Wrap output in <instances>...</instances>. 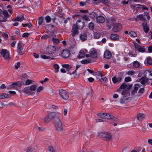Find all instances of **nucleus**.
I'll return each instance as SVG.
<instances>
[{
    "instance_id": "f257e3e1",
    "label": "nucleus",
    "mask_w": 152,
    "mask_h": 152,
    "mask_svg": "<svg viewBox=\"0 0 152 152\" xmlns=\"http://www.w3.org/2000/svg\"><path fill=\"white\" fill-rule=\"evenodd\" d=\"M144 91V88H141L140 85L136 84L134 85L133 89L131 92L132 96H141Z\"/></svg>"
},
{
    "instance_id": "f03ea898",
    "label": "nucleus",
    "mask_w": 152,
    "mask_h": 152,
    "mask_svg": "<svg viewBox=\"0 0 152 152\" xmlns=\"http://www.w3.org/2000/svg\"><path fill=\"white\" fill-rule=\"evenodd\" d=\"M36 88V86L35 85H33L29 87H25L21 90V91L26 94L31 95L35 93Z\"/></svg>"
},
{
    "instance_id": "7ed1b4c3",
    "label": "nucleus",
    "mask_w": 152,
    "mask_h": 152,
    "mask_svg": "<svg viewBox=\"0 0 152 152\" xmlns=\"http://www.w3.org/2000/svg\"><path fill=\"white\" fill-rule=\"evenodd\" d=\"M98 136L103 140L107 141L111 140L112 138V136L110 133L105 131L99 133Z\"/></svg>"
},
{
    "instance_id": "20e7f679",
    "label": "nucleus",
    "mask_w": 152,
    "mask_h": 152,
    "mask_svg": "<svg viewBox=\"0 0 152 152\" xmlns=\"http://www.w3.org/2000/svg\"><path fill=\"white\" fill-rule=\"evenodd\" d=\"M55 126L56 129L57 131L62 132L63 131L64 128L63 124L59 117L57 118Z\"/></svg>"
},
{
    "instance_id": "39448f33",
    "label": "nucleus",
    "mask_w": 152,
    "mask_h": 152,
    "mask_svg": "<svg viewBox=\"0 0 152 152\" xmlns=\"http://www.w3.org/2000/svg\"><path fill=\"white\" fill-rule=\"evenodd\" d=\"M59 94L61 97L64 100H67L69 97L68 92L65 90L60 89L59 91Z\"/></svg>"
},
{
    "instance_id": "423d86ee",
    "label": "nucleus",
    "mask_w": 152,
    "mask_h": 152,
    "mask_svg": "<svg viewBox=\"0 0 152 152\" xmlns=\"http://www.w3.org/2000/svg\"><path fill=\"white\" fill-rule=\"evenodd\" d=\"M99 118L105 119H110L113 118V116L109 113H100L97 114Z\"/></svg>"
},
{
    "instance_id": "0eeeda50",
    "label": "nucleus",
    "mask_w": 152,
    "mask_h": 152,
    "mask_svg": "<svg viewBox=\"0 0 152 152\" xmlns=\"http://www.w3.org/2000/svg\"><path fill=\"white\" fill-rule=\"evenodd\" d=\"M143 75L148 80H152V71L149 70L145 71L143 72Z\"/></svg>"
},
{
    "instance_id": "6e6552de",
    "label": "nucleus",
    "mask_w": 152,
    "mask_h": 152,
    "mask_svg": "<svg viewBox=\"0 0 152 152\" xmlns=\"http://www.w3.org/2000/svg\"><path fill=\"white\" fill-rule=\"evenodd\" d=\"M122 28V26L120 24L116 23L114 25L112 30L113 32H117L120 31Z\"/></svg>"
},
{
    "instance_id": "1a4fd4ad",
    "label": "nucleus",
    "mask_w": 152,
    "mask_h": 152,
    "mask_svg": "<svg viewBox=\"0 0 152 152\" xmlns=\"http://www.w3.org/2000/svg\"><path fill=\"white\" fill-rule=\"evenodd\" d=\"M95 58H86L82 60L80 62L81 63L83 64L90 63L95 61L96 60Z\"/></svg>"
},
{
    "instance_id": "9d476101",
    "label": "nucleus",
    "mask_w": 152,
    "mask_h": 152,
    "mask_svg": "<svg viewBox=\"0 0 152 152\" xmlns=\"http://www.w3.org/2000/svg\"><path fill=\"white\" fill-rule=\"evenodd\" d=\"M22 83L21 82L18 81L16 82H14L10 85L12 88L16 89L18 87H20L22 85Z\"/></svg>"
},
{
    "instance_id": "9b49d317",
    "label": "nucleus",
    "mask_w": 152,
    "mask_h": 152,
    "mask_svg": "<svg viewBox=\"0 0 152 152\" xmlns=\"http://www.w3.org/2000/svg\"><path fill=\"white\" fill-rule=\"evenodd\" d=\"M70 54L69 50L66 49H64L61 53V56L63 57H69Z\"/></svg>"
},
{
    "instance_id": "f8f14e48",
    "label": "nucleus",
    "mask_w": 152,
    "mask_h": 152,
    "mask_svg": "<svg viewBox=\"0 0 152 152\" xmlns=\"http://www.w3.org/2000/svg\"><path fill=\"white\" fill-rule=\"evenodd\" d=\"M78 29H79L78 27L75 24L73 25L72 29V37H74L76 34L78 33Z\"/></svg>"
},
{
    "instance_id": "ddd939ff",
    "label": "nucleus",
    "mask_w": 152,
    "mask_h": 152,
    "mask_svg": "<svg viewBox=\"0 0 152 152\" xmlns=\"http://www.w3.org/2000/svg\"><path fill=\"white\" fill-rule=\"evenodd\" d=\"M56 51V48L53 46H49L47 48V51L49 54H51L54 53Z\"/></svg>"
},
{
    "instance_id": "4468645a",
    "label": "nucleus",
    "mask_w": 152,
    "mask_h": 152,
    "mask_svg": "<svg viewBox=\"0 0 152 152\" xmlns=\"http://www.w3.org/2000/svg\"><path fill=\"white\" fill-rule=\"evenodd\" d=\"M89 53L91 57H97V50L95 48H91L89 51Z\"/></svg>"
},
{
    "instance_id": "2eb2a0df",
    "label": "nucleus",
    "mask_w": 152,
    "mask_h": 152,
    "mask_svg": "<svg viewBox=\"0 0 152 152\" xmlns=\"http://www.w3.org/2000/svg\"><path fill=\"white\" fill-rule=\"evenodd\" d=\"M145 115L141 113H139L137 115V119L139 121H142L145 117Z\"/></svg>"
},
{
    "instance_id": "dca6fc26",
    "label": "nucleus",
    "mask_w": 152,
    "mask_h": 152,
    "mask_svg": "<svg viewBox=\"0 0 152 152\" xmlns=\"http://www.w3.org/2000/svg\"><path fill=\"white\" fill-rule=\"evenodd\" d=\"M79 29L83 28L84 26V23L81 21L80 19L77 20L76 24Z\"/></svg>"
},
{
    "instance_id": "f3484780",
    "label": "nucleus",
    "mask_w": 152,
    "mask_h": 152,
    "mask_svg": "<svg viewBox=\"0 0 152 152\" xmlns=\"http://www.w3.org/2000/svg\"><path fill=\"white\" fill-rule=\"evenodd\" d=\"M1 54L3 57H9L10 54L8 50L6 49H2Z\"/></svg>"
},
{
    "instance_id": "a211bd4d",
    "label": "nucleus",
    "mask_w": 152,
    "mask_h": 152,
    "mask_svg": "<svg viewBox=\"0 0 152 152\" xmlns=\"http://www.w3.org/2000/svg\"><path fill=\"white\" fill-rule=\"evenodd\" d=\"M112 80L113 83H118L122 81V78L121 77L116 78L115 76H114L112 78Z\"/></svg>"
},
{
    "instance_id": "6ab92c4d",
    "label": "nucleus",
    "mask_w": 152,
    "mask_h": 152,
    "mask_svg": "<svg viewBox=\"0 0 152 152\" xmlns=\"http://www.w3.org/2000/svg\"><path fill=\"white\" fill-rule=\"evenodd\" d=\"M145 63L147 66L152 65V58H147L145 61Z\"/></svg>"
},
{
    "instance_id": "aec40b11",
    "label": "nucleus",
    "mask_w": 152,
    "mask_h": 152,
    "mask_svg": "<svg viewBox=\"0 0 152 152\" xmlns=\"http://www.w3.org/2000/svg\"><path fill=\"white\" fill-rule=\"evenodd\" d=\"M48 115L51 120H52L55 118H57L58 117H57V113L55 112H50L49 113Z\"/></svg>"
},
{
    "instance_id": "412c9836",
    "label": "nucleus",
    "mask_w": 152,
    "mask_h": 152,
    "mask_svg": "<svg viewBox=\"0 0 152 152\" xmlns=\"http://www.w3.org/2000/svg\"><path fill=\"white\" fill-rule=\"evenodd\" d=\"M121 94L124 97H126L129 95V90L128 89H123L121 92Z\"/></svg>"
},
{
    "instance_id": "4be33fe9",
    "label": "nucleus",
    "mask_w": 152,
    "mask_h": 152,
    "mask_svg": "<svg viewBox=\"0 0 152 152\" xmlns=\"http://www.w3.org/2000/svg\"><path fill=\"white\" fill-rule=\"evenodd\" d=\"M148 80L145 77H142L141 78L139 79V81L141 83L144 85L148 81Z\"/></svg>"
},
{
    "instance_id": "5701e85b",
    "label": "nucleus",
    "mask_w": 152,
    "mask_h": 152,
    "mask_svg": "<svg viewBox=\"0 0 152 152\" xmlns=\"http://www.w3.org/2000/svg\"><path fill=\"white\" fill-rule=\"evenodd\" d=\"M96 20L98 22L102 23L105 21V19L103 16H99L97 17Z\"/></svg>"
},
{
    "instance_id": "b1692460",
    "label": "nucleus",
    "mask_w": 152,
    "mask_h": 152,
    "mask_svg": "<svg viewBox=\"0 0 152 152\" xmlns=\"http://www.w3.org/2000/svg\"><path fill=\"white\" fill-rule=\"evenodd\" d=\"M86 52L88 53V51L86 49L81 50L79 53V55L78 57H84Z\"/></svg>"
},
{
    "instance_id": "393cba45",
    "label": "nucleus",
    "mask_w": 152,
    "mask_h": 152,
    "mask_svg": "<svg viewBox=\"0 0 152 152\" xmlns=\"http://www.w3.org/2000/svg\"><path fill=\"white\" fill-rule=\"evenodd\" d=\"M142 25L143 27L144 31L146 33H147L149 30V29L147 25V23H142Z\"/></svg>"
},
{
    "instance_id": "a878e982",
    "label": "nucleus",
    "mask_w": 152,
    "mask_h": 152,
    "mask_svg": "<svg viewBox=\"0 0 152 152\" xmlns=\"http://www.w3.org/2000/svg\"><path fill=\"white\" fill-rule=\"evenodd\" d=\"M127 86V85L125 83H122L120 87L117 90V91L118 92L121 91V89H126Z\"/></svg>"
},
{
    "instance_id": "bb28decb",
    "label": "nucleus",
    "mask_w": 152,
    "mask_h": 152,
    "mask_svg": "<svg viewBox=\"0 0 152 152\" xmlns=\"http://www.w3.org/2000/svg\"><path fill=\"white\" fill-rule=\"evenodd\" d=\"M112 56L111 52L109 50H106L104 53V57H110Z\"/></svg>"
},
{
    "instance_id": "cd10ccee",
    "label": "nucleus",
    "mask_w": 152,
    "mask_h": 152,
    "mask_svg": "<svg viewBox=\"0 0 152 152\" xmlns=\"http://www.w3.org/2000/svg\"><path fill=\"white\" fill-rule=\"evenodd\" d=\"M80 38L82 41L86 40L87 39V37L85 33H83L80 34Z\"/></svg>"
},
{
    "instance_id": "c85d7f7f",
    "label": "nucleus",
    "mask_w": 152,
    "mask_h": 152,
    "mask_svg": "<svg viewBox=\"0 0 152 152\" xmlns=\"http://www.w3.org/2000/svg\"><path fill=\"white\" fill-rule=\"evenodd\" d=\"M8 94L5 93L0 94V99H4L5 98H9L10 97Z\"/></svg>"
},
{
    "instance_id": "c756f323",
    "label": "nucleus",
    "mask_w": 152,
    "mask_h": 152,
    "mask_svg": "<svg viewBox=\"0 0 152 152\" xmlns=\"http://www.w3.org/2000/svg\"><path fill=\"white\" fill-rule=\"evenodd\" d=\"M110 38L113 40H115L119 39V37L115 34H112L110 35Z\"/></svg>"
},
{
    "instance_id": "7c9ffc66",
    "label": "nucleus",
    "mask_w": 152,
    "mask_h": 152,
    "mask_svg": "<svg viewBox=\"0 0 152 152\" xmlns=\"http://www.w3.org/2000/svg\"><path fill=\"white\" fill-rule=\"evenodd\" d=\"M51 120V119L48 114L43 119L45 123H48Z\"/></svg>"
},
{
    "instance_id": "2f4dec72",
    "label": "nucleus",
    "mask_w": 152,
    "mask_h": 152,
    "mask_svg": "<svg viewBox=\"0 0 152 152\" xmlns=\"http://www.w3.org/2000/svg\"><path fill=\"white\" fill-rule=\"evenodd\" d=\"M100 35L99 34L96 32H94V38L95 39H98L99 38Z\"/></svg>"
},
{
    "instance_id": "473e14b6",
    "label": "nucleus",
    "mask_w": 152,
    "mask_h": 152,
    "mask_svg": "<svg viewBox=\"0 0 152 152\" xmlns=\"http://www.w3.org/2000/svg\"><path fill=\"white\" fill-rule=\"evenodd\" d=\"M53 67L55 69V72L56 73H57L59 71V66L56 64H54Z\"/></svg>"
},
{
    "instance_id": "72a5a7b5",
    "label": "nucleus",
    "mask_w": 152,
    "mask_h": 152,
    "mask_svg": "<svg viewBox=\"0 0 152 152\" xmlns=\"http://www.w3.org/2000/svg\"><path fill=\"white\" fill-rule=\"evenodd\" d=\"M129 36L131 37H135L137 36V34L134 31H131L129 34Z\"/></svg>"
},
{
    "instance_id": "f704fd0d",
    "label": "nucleus",
    "mask_w": 152,
    "mask_h": 152,
    "mask_svg": "<svg viewBox=\"0 0 152 152\" xmlns=\"http://www.w3.org/2000/svg\"><path fill=\"white\" fill-rule=\"evenodd\" d=\"M35 150L33 147H30L27 148V152H34Z\"/></svg>"
},
{
    "instance_id": "c9c22d12",
    "label": "nucleus",
    "mask_w": 152,
    "mask_h": 152,
    "mask_svg": "<svg viewBox=\"0 0 152 152\" xmlns=\"http://www.w3.org/2000/svg\"><path fill=\"white\" fill-rule=\"evenodd\" d=\"M140 66V63L137 61H135L133 62V66L134 67L137 68Z\"/></svg>"
},
{
    "instance_id": "e433bc0d",
    "label": "nucleus",
    "mask_w": 152,
    "mask_h": 152,
    "mask_svg": "<svg viewBox=\"0 0 152 152\" xmlns=\"http://www.w3.org/2000/svg\"><path fill=\"white\" fill-rule=\"evenodd\" d=\"M23 49L22 45L21 44L19 43L18 45V50L19 51V53ZM20 55V53H19Z\"/></svg>"
},
{
    "instance_id": "4c0bfd02",
    "label": "nucleus",
    "mask_w": 152,
    "mask_h": 152,
    "mask_svg": "<svg viewBox=\"0 0 152 152\" xmlns=\"http://www.w3.org/2000/svg\"><path fill=\"white\" fill-rule=\"evenodd\" d=\"M43 20V18L42 17H39L37 20L38 24L40 25L42 23Z\"/></svg>"
},
{
    "instance_id": "58836bf2",
    "label": "nucleus",
    "mask_w": 152,
    "mask_h": 152,
    "mask_svg": "<svg viewBox=\"0 0 152 152\" xmlns=\"http://www.w3.org/2000/svg\"><path fill=\"white\" fill-rule=\"evenodd\" d=\"M126 74L128 75L132 76L135 74V72L133 71H129L126 73Z\"/></svg>"
},
{
    "instance_id": "ea45409f",
    "label": "nucleus",
    "mask_w": 152,
    "mask_h": 152,
    "mask_svg": "<svg viewBox=\"0 0 152 152\" xmlns=\"http://www.w3.org/2000/svg\"><path fill=\"white\" fill-rule=\"evenodd\" d=\"M48 150L50 152H55L53 147L52 146H49L48 147Z\"/></svg>"
},
{
    "instance_id": "a19ab883",
    "label": "nucleus",
    "mask_w": 152,
    "mask_h": 152,
    "mask_svg": "<svg viewBox=\"0 0 152 152\" xmlns=\"http://www.w3.org/2000/svg\"><path fill=\"white\" fill-rule=\"evenodd\" d=\"M52 40L54 43L58 44L59 42V40L56 38H53L52 39Z\"/></svg>"
},
{
    "instance_id": "79ce46f5",
    "label": "nucleus",
    "mask_w": 152,
    "mask_h": 152,
    "mask_svg": "<svg viewBox=\"0 0 152 152\" xmlns=\"http://www.w3.org/2000/svg\"><path fill=\"white\" fill-rule=\"evenodd\" d=\"M102 71H98L96 73V74L97 76L102 77L103 76L102 74Z\"/></svg>"
},
{
    "instance_id": "37998d69",
    "label": "nucleus",
    "mask_w": 152,
    "mask_h": 152,
    "mask_svg": "<svg viewBox=\"0 0 152 152\" xmlns=\"http://www.w3.org/2000/svg\"><path fill=\"white\" fill-rule=\"evenodd\" d=\"M46 22L47 23H49L50 21L51 18L49 16H47L45 18Z\"/></svg>"
},
{
    "instance_id": "c03bdc74",
    "label": "nucleus",
    "mask_w": 152,
    "mask_h": 152,
    "mask_svg": "<svg viewBox=\"0 0 152 152\" xmlns=\"http://www.w3.org/2000/svg\"><path fill=\"white\" fill-rule=\"evenodd\" d=\"M108 78H107L106 77H104L102 78L100 80H102V81L104 83H106L108 81Z\"/></svg>"
},
{
    "instance_id": "a18cd8bd",
    "label": "nucleus",
    "mask_w": 152,
    "mask_h": 152,
    "mask_svg": "<svg viewBox=\"0 0 152 152\" xmlns=\"http://www.w3.org/2000/svg\"><path fill=\"white\" fill-rule=\"evenodd\" d=\"M89 28L90 30H92L94 28V24L92 23H91L89 24Z\"/></svg>"
},
{
    "instance_id": "49530a36",
    "label": "nucleus",
    "mask_w": 152,
    "mask_h": 152,
    "mask_svg": "<svg viewBox=\"0 0 152 152\" xmlns=\"http://www.w3.org/2000/svg\"><path fill=\"white\" fill-rule=\"evenodd\" d=\"M32 81L31 80L28 79L26 80L25 83L26 85H29L31 84Z\"/></svg>"
},
{
    "instance_id": "de8ad7c7",
    "label": "nucleus",
    "mask_w": 152,
    "mask_h": 152,
    "mask_svg": "<svg viewBox=\"0 0 152 152\" xmlns=\"http://www.w3.org/2000/svg\"><path fill=\"white\" fill-rule=\"evenodd\" d=\"M62 66L64 68H66V69L68 68H69V69H70L71 68V67H70L69 68L70 66L68 64H63L62 65Z\"/></svg>"
},
{
    "instance_id": "09e8293b",
    "label": "nucleus",
    "mask_w": 152,
    "mask_h": 152,
    "mask_svg": "<svg viewBox=\"0 0 152 152\" xmlns=\"http://www.w3.org/2000/svg\"><path fill=\"white\" fill-rule=\"evenodd\" d=\"M20 63L19 62H18L16 64L15 66V68L16 69H17L20 66Z\"/></svg>"
},
{
    "instance_id": "8fccbe9b",
    "label": "nucleus",
    "mask_w": 152,
    "mask_h": 152,
    "mask_svg": "<svg viewBox=\"0 0 152 152\" xmlns=\"http://www.w3.org/2000/svg\"><path fill=\"white\" fill-rule=\"evenodd\" d=\"M30 35V34L27 33H23L22 36L23 37H27Z\"/></svg>"
},
{
    "instance_id": "3c124183",
    "label": "nucleus",
    "mask_w": 152,
    "mask_h": 152,
    "mask_svg": "<svg viewBox=\"0 0 152 152\" xmlns=\"http://www.w3.org/2000/svg\"><path fill=\"white\" fill-rule=\"evenodd\" d=\"M134 45L135 48L137 49V50L138 49H139V48H140V46L138 45L137 43L136 42H134Z\"/></svg>"
},
{
    "instance_id": "603ef678",
    "label": "nucleus",
    "mask_w": 152,
    "mask_h": 152,
    "mask_svg": "<svg viewBox=\"0 0 152 152\" xmlns=\"http://www.w3.org/2000/svg\"><path fill=\"white\" fill-rule=\"evenodd\" d=\"M137 50L140 52H145V49L140 46V48H139V49H137Z\"/></svg>"
},
{
    "instance_id": "864d4df0",
    "label": "nucleus",
    "mask_w": 152,
    "mask_h": 152,
    "mask_svg": "<svg viewBox=\"0 0 152 152\" xmlns=\"http://www.w3.org/2000/svg\"><path fill=\"white\" fill-rule=\"evenodd\" d=\"M3 13L5 17H7L8 16V13L6 11H4L3 12Z\"/></svg>"
},
{
    "instance_id": "5fc2aeb1",
    "label": "nucleus",
    "mask_w": 152,
    "mask_h": 152,
    "mask_svg": "<svg viewBox=\"0 0 152 152\" xmlns=\"http://www.w3.org/2000/svg\"><path fill=\"white\" fill-rule=\"evenodd\" d=\"M83 18L85 20H86L87 21H89V18L88 16L86 15H84L83 16H82Z\"/></svg>"
},
{
    "instance_id": "6e6d98bb",
    "label": "nucleus",
    "mask_w": 152,
    "mask_h": 152,
    "mask_svg": "<svg viewBox=\"0 0 152 152\" xmlns=\"http://www.w3.org/2000/svg\"><path fill=\"white\" fill-rule=\"evenodd\" d=\"M49 37V36H48V35L45 34V35L42 36L41 37V39H47Z\"/></svg>"
},
{
    "instance_id": "4d7b16f0",
    "label": "nucleus",
    "mask_w": 152,
    "mask_h": 152,
    "mask_svg": "<svg viewBox=\"0 0 152 152\" xmlns=\"http://www.w3.org/2000/svg\"><path fill=\"white\" fill-rule=\"evenodd\" d=\"M125 80L126 82H128L131 80V78L130 77H126L125 79Z\"/></svg>"
},
{
    "instance_id": "13d9d810",
    "label": "nucleus",
    "mask_w": 152,
    "mask_h": 152,
    "mask_svg": "<svg viewBox=\"0 0 152 152\" xmlns=\"http://www.w3.org/2000/svg\"><path fill=\"white\" fill-rule=\"evenodd\" d=\"M51 107L52 109L54 110H57L58 109V107L55 105H52L51 106Z\"/></svg>"
},
{
    "instance_id": "bf43d9fd",
    "label": "nucleus",
    "mask_w": 152,
    "mask_h": 152,
    "mask_svg": "<svg viewBox=\"0 0 152 152\" xmlns=\"http://www.w3.org/2000/svg\"><path fill=\"white\" fill-rule=\"evenodd\" d=\"M137 18H138L140 20H142L143 19V17L142 15H138Z\"/></svg>"
},
{
    "instance_id": "052dcab7",
    "label": "nucleus",
    "mask_w": 152,
    "mask_h": 152,
    "mask_svg": "<svg viewBox=\"0 0 152 152\" xmlns=\"http://www.w3.org/2000/svg\"><path fill=\"white\" fill-rule=\"evenodd\" d=\"M21 19L22 18L20 17H17L15 18V20L16 21H20Z\"/></svg>"
},
{
    "instance_id": "680f3d73",
    "label": "nucleus",
    "mask_w": 152,
    "mask_h": 152,
    "mask_svg": "<svg viewBox=\"0 0 152 152\" xmlns=\"http://www.w3.org/2000/svg\"><path fill=\"white\" fill-rule=\"evenodd\" d=\"M101 2L104 4H106L108 2V0H100Z\"/></svg>"
},
{
    "instance_id": "e2e57ef3",
    "label": "nucleus",
    "mask_w": 152,
    "mask_h": 152,
    "mask_svg": "<svg viewBox=\"0 0 152 152\" xmlns=\"http://www.w3.org/2000/svg\"><path fill=\"white\" fill-rule=\"evenodd\" d=\"M38 131L39 132L44 131L45 130V128H42L40 127H38Z\"/></svg>"
},
{
    "instance_id": "0e129e2a",
    "label": "nucleus",
    "mask_w": 152,
    "mask_h": 152,
    "mask_svg": "<svg viewBox=\"0 0 152 152\" xmlns=\"http://www.w3.org/2000/svg\"><path fill=\"white\" fill-rule=\"evenodd\" d=\"M88 80L89 82H92L94 81V78L91 77L88 78Z\"/></svg>"
},
{
    "instance_id": "69168bd1",
    "label": "nucleus",
    "mask_w": 152,
    "mask_h": 152,
    "mask_svg": "<svg viewBox=\"0 0 152 152\" xmlns=\"http://www.w3.org/2000/svg\"><path fill=\"white\" fill-rule=\"evenodd\" d=\"M95 121L96 122H100L103 121V120L102 119H95Z\"/></svg>"
},
{
    "instance_id": "338daca9",
    "label": "nucleus",
    "mask_w": 152,
    "mask_h": 152,
    "mask_svg": "<svg viewBox=\"0 0 152 152\" xmlns=\"http://www.w3.org/2000/svg\"><path fill=\"white\" fill-rule=\"evenodd\" d=\"M148 51L149 53H152V45L148 47Z\"/></svg>"
},
{
    "instance_id": "774afa93",
    "label": "nucleus",
    "mask_w": 152,
    "mask_h": 152,
    "mask_svg": "<svg viewBox=\"0 0 152 152\" xmlns=\"http://www.w3.org/2000/svg\"><path fill=\"white\" fill-rule=\"evenodd\" d=\"M148 142L149 144L152 145V139H149L148 140Z\"/></svg>"
}]
</instances>
